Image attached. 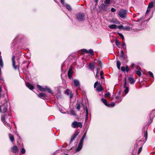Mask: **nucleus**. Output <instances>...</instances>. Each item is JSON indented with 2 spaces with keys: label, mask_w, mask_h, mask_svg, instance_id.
Instances as JSON below:
<instances>
[{
  "label": "nucleus",
  "mask_w": 155,
  "mask_h": 155,
  "mask_svg": "<svg viewBox=\"0 0 155 155\" xmlns=\"http://www.w3.org/2000/svg\"><path fill=\"white\" fill-rule=\"evenodd\" d=\"M153 2H151L149 4L148 6V7L149 8H151L153 7Z\"/></svg>",
  "instance_id": "f704fd0d"
},
{
  "label": "nucleus",
  "mask_w": 155,
  "mask_h": 155,
  "mask_svg": "<svg viewBox=\"0 0 155 155\" xmlns=\"http://www.w3.org/2000/svg\"><path fill=\"white\" fill-rule=\"evenodd\" d=\"M124 26L122 25H120L117 27V28L119 29L122 28L123 29Z\"/></svg>",
  "instance_id": "c03bdc74"
},
{
  "label": "nucleus",
  "mask_w": 155,
  "mask_h": 155,
  "mask_svg": "<svg viewBox=\"0 0 155 155\" xmlns=\"http://www.w3.org/2000/svg\"><path fill=\"white\" fill-rule=\"evenodd\" d=\"M73 94L71 93L69 96L70 98H72L73 97Z\"/></svg>",
  "instance_id": "6e6d98bb"
},
{
  "label": "nucleus",
  "mask_w": 155,
  "mask_h": 155,
  "mask_svg": "<svg viewBox=\"0 0 155 155\" xmlns=\"http://www.w3.org/2000/svg\"><path fill=\"white\" fill-rule=\"evenodd\" d=\"M11 118V116L8 113H6L5 114L2 115L1 117V120L4 124H6L9 122L10 121V119Z\"/></svg>",
  "instance_id": "f257e3e1"
},
{
  "label": "nucleus",
  "mask_w": 155,
  "mask_h": 155,
  "mask_svg": "<svg viewBox=\"0 0 155 155\" xmlns=\"http://www.w3.org/2000/svg\"><path fill=\"white\" fill-rule=\"evenodd\" d=\"M73 73L72 70H68V76L69 79L71 78V75Z\"/></svg>",
  "instance_id": "412c9836"
},
{
  "label": "nucleus",
  "mask_w": 155,
  "mask_h": 155,
  "mask_svg": "<svg viewBox=\"0 0 155 155\" xmlns=\"http://www.w3.org/2000/svg\"><path fill=\"white\" fill-rule=\"evenodd\" d=\"M148 73L150 74V76H151L152 77H153V73L151 72L150 71H149L148 72Z\"/></svg>",
  "instance_id": "49530a36"
},
{
  "label": "nucleus",
  "mask_w": 155,
  "mask_h": 155,
  "mask_svg": "<svg viewBox=\"0 0 155 155\" xmlns=\"http://www.w3.org/2000/svg\"><path fill=\"white\" fill-rule=\"evenodd\" d=\"M85 137H84V136H83L81 139L80 140V141L79 142V143H82L83 144V141L84 140V139Z\"/></svg>",
  "instance_id": "c85d7f7f"
},
{
  "label": "nucleus",
  "mask_w": 155,
  "mask_h": 155,
  "mask_svg": "<svg viewBox=\"0 0 155 155\" xmlns=\"http://www.w3.org/2000/svg\"><path fill=\"white\" fill-rule=\"evenodd\" d=\"M97 73H96V75H95V77L96 78H99V76L97 75Z\"/></svg>",
  "instance_id": "e2e57ef3"
},
{
  "label": "nucleus",
  "mask_w": 155,
  "mask_h": 155,
  "mask_svg": "<svg viewBox=\"0 0 155 155\" xmlns=\"http://www.w3.org/2000/svg\"><path fill=\"white\" fill-rule=\"evenodd\" d=\"M69 91V90L68 89H67L66 91H65V93L68 94H69V93H68V91Z\"/></svg>",
  "instance_id": "13d9d810"
},
{
  "label": "nucleus",
  "mask_w": 155,
  "mask_h": 155,
  "mask_svg": "<svg viewBox=\"0 0 155 155\" xmlns=\"http://www.w3.org/2000/svg\"><path fill=\"white\" fill-rule=\"evenodd\" d=\"M125 88V92L126 94H127L129 91V88L128 87H124Z\"/></svg>",
  "instance_id": "72a5a7b5"
},
{
  "label": "nucleus",
  "mask_w": 155,
  "mask_h": 155,
  "mask_svg": "<svg viewBox=\"0 0 155 155\" xmlns=\"http://www.w3.org/2000/svg\"><path fill=\"white\" fill-rule=\"evenodd\" d=\"M95 67V65L94 62H93L92 63H91L89 64L88 66V68L89 69H91V70L93 71H94V68Z\"/></svg>",
  "instance_id": "9d476101"
},
{
  "label": "nucleus",
  "mask_w": 155,
  "mask_h": 155,
  "mask_svg": "<svg viewBox=\"0 0 155 155\" xmlns=\"http://www.w3.org/2000/svg\"><path fill=\"white\" fill-rule=\"evenodd\" d=\"M65 6L66 8L69 11H71V6L68 4H66Z\"/></svg>",
  "instance_id": "c756f323"
},
{
  "label": "nucleus",
  "mask_w": 155,
  "mask_h": 155,
  "mask_svg": "<svg viewBox=\"0 0 155 155\" xmlns=\"http://www.w3.org/2000/svg\"><path fill=\"white\" fill-rule=\"evenodd\" d=\"M144 137L145 139H147V131H146L145 133L144 134Z\"/></svg>",
  "instance_id": "8fccbe9b"
},
{
  "label": "nucleus",
  "mask_w": 155,
  "mask_h": 155,
  "mask_svg": "<svg viewBox=\"0 0 155 155\" xmlns=\"http://www.w3.org/2000/svg\"><path fill=\"white\" fill-rule=\"evenodd\" d=\"M7 104L6 103L0 106V112L5 113L7 110Z\"/></svg>",
  "instance_id": "423d86ee"
},
{
  "label": "nucleus",
  "mask_w": 155,
  "mask_h": 155,
  "mask_svg": "<svg viewBox=\"0 0 155 155\" xmlns=\"http://www.w3.org/2000/svg\"><path fill=\"white\" fill-rule=\"evenodd\" d=\"M99 68H96V70H97V73H97V74L98 73V72H99Z\"/></svg>",
  "instance_id": "bf43d9fd"
},
{
  "label": "nucleus",
  "mask_w": 155,
  "mask_h": 155,
  "mask_svg": "<svg viewBox=\"0 0 155 155\" xmlns=\"http://www.w3.org/2000/svg\"><path fill=\"white\" fill-rule=\"evenodd\" d=\"M136 73L139 76H140L141 74V73L140 70L137 71H136Z\"/></svg>",
  "instance_id": "473e14b6"
},
{
  "label": "nucleus",
  "mask_w": 155,
  "mask_h": 155,
  "mask_svg": "<svg viewBox=\"0 0 155 155\" xmlns=\"http://www.w3.org/2000/svg\"><path fill=\"white\" fill-rule=\"evenodd\" d=\"M26 85L27 87L31 90H32L34 89L33 86L28 82L26 83Z\"/></svg>",
  "instance_id": "dca6fc26"
},
{
  "label": "nucleus",
  "mask_w": 155,
  "mask_h": 155,
  "mask_svg": "<svg viewBox=\"0 0 155 155\" xmlns=\"http://www.w3.org/2000/svg\"><path fill=\"white\" fill-rule=\"evenodd\" d=\"M37 86V87L38 88L40 91H43V92L45 91V87H42L41 86L39 85H38Z\"/></svg>",
  "instance_id": "6ab92c4d"
},
{
  "label": "nucleus",
  "mask_w": 155,
  "mask_h": 155,
  "mask_svg": "<svg viewBox=\"0 0 155 155\" xmlns=\"http://www.w3.org/2000/svg\"><path fill=\"white\" fill-rule=\"evenodd\" d=\"M119 36L122 38L123 40H124V38L123 35L121 33H119Z\"/></svg>",
  "instance_id": "37998d69"
},
{
  "label": "nucleus",
  "mask_w": 155,
  "mask_h": 155,
  "mask_svg": "<svg viewBox=\"0 0 155 155\" xmlns=\"http://www.w3.org/2000/svg\"><path fill=\"white\" fill-rule=\"evenodd\" d=\"M78 132H76L75 133L71 136L70 142H72L76 137V136L78 135Z\"/></svg>",
  "instance_id": "f8f14e48"
},
{
  "label": "nucleus",
  "mask_w": 155,
  "mask_h": 155,
  "mask_svg": "<svg viewBox=\"0 0 155 155\" xmlns=\"http://www.w3.org/2000/svg\"><path fill=\"white\" fill-rule=\"evenodd\" d=\"M114 0H105L104 1V3L107 5L109 4L110 2H112Z\"/></svg>",
  "instance_id": "b1692460"
},
{
  "label": "nucleus",
  "mask_w": 155,
  "mask_h": 155,
  "mask_svg": "<svg viewBox=\"0 0 155 155\" xmlns=\"http://www.w3.org/2000/svg\"><path fill=\"white\" fill-rule=\"evenodd\" d=\"M74 85L76 87H78L80 86V83L79 81L77 79L74 80Z\"/></svg>",
  "instance_id": "9b49d317"
},
{
  "label": "nucleus",
  "mask_w": 155,
  "mask_h": 155,
  "mask_svg": "<svg viewBox=\"0 0 155 155\" xmlns=\"http://www.w3.org/2000/svg\"><path fill=\"white\" fill-rule=\"evenodd\" d=\"M83 144L79 143L78 146L76 149V151L78 152L80 151L82 147Z\"/></svg>",
  "instance_id": "2eb2a0df"
},
{
  "label": "nucleus",
  "mask_w": 155,
  "mask_h": 155,
  "mask_svg": "<svg viewBox=\"0 0 155 155\" xmlns=\"http://www.w3.org/2000/svg\"><path fill=\"white\" fill-rule=\"evenodd\" d=\"M134 64H131V67L132 68H134Z\"/></svg>",
  "instance_id": "0e129e2a"
},
{
  "label": "nucleus",
  "mask_w": 155,
  "mask_h": 155,
  "mask_svg": "<svg viewBox=\"0 0 155 155\" xmlns=\"http://www.w3.org/2000/svg\"><path fill=\"white\" fill-rule=\"evenodd\" d=\"M100 8L102 10L105 11L107 10V6L105 5L104 3H102L100 5Z\"/></svg>",
  "instance_id": "6e6552de"
},
{
  "label": "nucleus",
  "mask_w": 155,
  "mask_h": 155,
  "mask_svg": "<svg viewBox=\"0 0 155 155\" xmlns=\"http://www.w3.org/2000/svg\"><path fill=\"white\" fill-rule=\"evenodd\" d=\"M143 18V17H142L141 18H139L138 20H137V21H141Z\"/></svg>",
  "instance_id": "4d7b16f0"
},
{
  "label": "nucleus",
  "mask_w": 155,
  "mask_h": 155,
  "mask_svg": "<svg viewBox=\"0 0 155 155\" xmlns=\"http://www.w3.org/2000/svg\"><path fill=\"white\" fill-rule=\"evenodd\" d=\"M116 11V10L114 8H112L111 9V11L113 12H114Z\"/></svg>",
  "instance_id": "3c124183"
},
{
  "label": "nucleus",
  "mask_w": 155,
  "mask_h": 155,
  "mask_svg": "<svg viewBox=\"0 0 155 155\" xmlns=\"http://www.w3.org/2000/svg\"><path fill=\"white\" fill-rule=\"evenodd\" d=\"M9 138L11 141V142H12L14 140V137L13 135L12 134H9Z\"/></svg>",
  "instance_id": "5701e85b"
},
{
  "label": "nucleus",
  "mask_w": 155,
  "mask_h": 155,
  "mask_svg": "<svg viewBox=\"0 0 155 155\" xmlns=\"http://www.w3.org/2000/svg\"><path fill=\"white\" fill-rule=\"evenodd\" d=\"M45 91H47V92L48 93H50L51 94H53V93L52 91L51 90V89H50L49 87H48L47 86H46L45 87Z\"/></svg>",
  "instance_id": "a211bd4d"
},
{
  "label": "nucleus",
  "mask_w": 155,
  "mask_h": 155,
  "mask_svg": "<svg viewBox=\"0 0 155 155\" xmlns=\"http://www.w3.org/2000/svg\"><path fill=\"white\" fill-rule=\"evenodd\" d=\"M71 126L74 128H76L78 127L81 128L82 127V124L81 122H77L75 121L72 123Z\"/></svg>",
  "instance_id": "20e7f679"
},
{
  "label": "nucleus",
  "mask_w": 155,
  "mask_h": 155,
  "mask_svg": "<svg viewBox=\"0 0 155 155\" xmlns=\"http://www.w3.org/2000/svg\"><path fill=\"white\" fill-rule=\"evenodd\" d=\"M88 51L86 49H83L82 50V52L83 54L88 53Z\"/></svg>",
  "instance_id": "58836bf2"
},
{
  "label": "nucleus",
  "mask_w": 155,
  "mask_h": 155,
  "mask_svg": "<svg viewBox=\"0 0 155 155\" xmlns=\"http://www.w3.org/2000/svg\"><path fill=\"white\" fill-rule=\"evenodd\" d=\"M94 88H96V90L98 92H101L103 90L102 85L98 81L95 82L94 85Z\"/></svg>",
  "instance_id": "7ed1b4c3"
},
{
  "label": "nucleus",
  "mask_w": 155,
  "mask_h": 155,
  "mask_svg": "<svg viewBox=\"0 0 155 155\" xmlns=\"http://www.w3.org/2000/svg\"><path fill=\"white\" fill-rule=\"evenodd\" d=\"M115 42L117 46L120 45V42L117 39L115 40Z\"/></svg>",
  "instance_id": "a19ab883"
},
{
  "label": "nucleus",
  "mask_w": 155,
  "mask_h": 155,
  "mask_svg": "<svg viewBox=\"0 0 155 155\" xmlns=\"http://www.w3.org/2000/svg\"><path fill=\"white\" fill-rule=\"evenodd\" d=\"M108 105L109 106H107L108 107H113L115 106V103L113 102H112L109 104H108Z\"/></svg>",
  "instance_id": "cd10ccee"
},
{
  "label": "nucleus",
  "mask_w": 155,
  "mask_h": 155,
  "mask_svg": "<svg viewBox=\"0 0 155 155\" xmlns=\"http://www.w3.org/2000/svg\"><path fill=\"white\" fill-rule=\"evenodd\" d=\"M61 2L62 4V5H64V0H61Z\"/></svg>",
  "instance_id": "5fc2aeb1"
},
{
  "label": "nucleus",
  "mask_w": 155,
  "mask_h": 155,
  "mask_svg": "<svg viewBox=\"0 0 155 155\" xmlns=\"http://www.w3.org/2000/svg\"><path fill=\"white\" fill-rule=\"evenodd\" d=\"M113 23L117 24H119L120 23V22L117 21H113Z\"/></svg>",
  "instance_id": "864d4df0"
},
{
  "label": "nucleus",
  "mask_w": 155,
  "mask_h": 155,
  "mask_svg": "<svg viewBox=\"0 0 155 155\" xmlns=\"http://www.w3.org/2000/svg\"><path fill=\"white\" fill-rule=\"evenodd\" d=\"M38 96L39 97H47V95L46 94L43 93H41L39 94H37Z\"/></svg>",
  "instance_id": "aec40b11"
},
{
  "label": "nucleus",
  "mask_w": 155,
  "mask_h": 155,
  "mask_svg": "<svg viewBox=\"0 0 155 155\" xmlns=\"http://www.w3.org/2000/svg\"><path fill=\"white\" fill-rule=\"evenodd\" d=\"M142 150V147H140L139 149L138 152V154H139L140 152H141V150Z\"/></svg>",
  "instance_id": "de8ad7c7"
},
{
  "label": "nucleus",
  "mask_w": 155,
  "mask_h": 155,
  "mask_svg": "<svg viewBox=\"0 0 155 155\" xmlns=\"http://www.w3.org/2000/svg\"><path fill=\"white\" fill-rule=\"evenodd\" d=\"M4 124L6 126L10 128H11L12 126H11V125L9 123H8V122L6 123V124Z\"/></svg>",
  "instance_id": "ea45409f"
},
{
  "label": "nucleus",
  "mask_w": 155,
  "mask_h": 155,
  "mask_svg": "<svg viewBox=\"0 0 155 155\" xmlns=\"http://www.w3.org/2000/svg\"><path fill=\"white\" fill-rule=\"evenodd\" d=\"M95 2L96 3V5H97V3L98 0H94Z\"/></svg>",
  "instance_id": "774afa93"
},
{
  "label": "nucleus",
  "mask_w": 155,
  "mask_h": 155,
  "mask_svg": "<svg viewBox=\"0 0 155 155\" xmlns=\"http://www.w3.org/2000/svg\"><path fill=\"white\" fill-rule=\"evenodd\" d=\"M15 56L14 55H13L12 58V66L15 69H16L17 68V66L15 65Z\"/></svg>",
  "instance_id": "0eeeda50"
},
{
  "label": "nucleus",
  "mask_w": 155,
  "mask_h": 155,
  "mask_svg": "<svg viewBox=\"0 0 155 155\" xmlns=\"http://www.w3.org/2000/svg\"><path fill=\"white\" fill-rule=\"evenodd\" d=\"M76 17L77 19L79 21H83L85 19V15L83 13H80L78 14Z\"/></svg>",
  "instance_id": "39448f33"
},
{
  "label": "nucleus",
  "mask_w": 155,
  "mask_h": 155,
  "mask_svg": "<svg viewBox=\"0 0 155 155\" xmlns=\"http://www.w3.org/2000/svg\"><path fill=\"white\" fill-rule=\"evenodd\" d=\"M124 82H125L124 84V87H125L126 86V84H127V81H126V78H125L124 79Z\"/></svg>",
  "instance_id": "09e8293b"
},
{
  "label": "nucleus",
  "mask_w": 155,
  "mask_h": 155,
  "mask_svg": "<svg viewBox=\"0 0 155 155\" xmlns=\"http://www.w3.org/2000/svg\"><path fill=\"white\" fill-rule=\"evenodd\" d=\"M71 114L74 116H75L76 115V113L73 110H71Z\"/></svg>",
  "instance_id": "a18cd8bd"
},
{
  "label": "nucleus",
  "mask_w": 155,
  "mask_h": 155,
  "mask_svg": "<svg viewBox=\"0 0 155 155\" xmlns=\"http://www.w3.org/2000/svg\"><path fill=\"white\" fill-rule=\"evenodd\" d=\"M124 54L123 51L122 50L121 51V54L120 55V59L123 61H124L126 58V57L124 56Z\"/></svg>",
  "instance_id": "ddd939ff"
},
{
  "label": "nucleus",
  "mask_w": 155,
  "mask_h": 155,
  "mask_svg": "<svg viewBox=\"0 0 155 155\" xmlns=\"http://www.w3.org/2000/svg\"><path fill=\"white\" fill-rule=\"evenodd\" d=\"M121 65V63L119 61H117V66L118 69L119 70L120 69V66Z\"/></svg>",
  "instance_id": "a878e982"
},
{
  "label": "nucleus",
  "mask_w": 155,
  "mask_h": 155,
  "mask_svg": "<svg viewBox=\"0 0 155 155\" xmlns=\"http://www.w3.org/2000/svg\"><path fill=\"white\" fill-rule=\"evenodd\" d=\"M108 27L111 29H115L116 28L117 25H108Z\"/></svg>",
  "instance_id": "4be33fe9"
},
{
  "label": "nucleus",
  "mask_w": 155,
  "mask_h": 155,
  "mask_svg": "<svg viewBox=\"0 0 155 155\" xmlns=\"http://www.w3.org/2000/svg\"><path fill=\"white\" fill-rule=\"evenodd\" d=\"M110 94L109 93H107L105 94V97H107L110 98Z\"/></svg>",
  "instance_id": "4c0bfd02"
},
{
  "label": "nucleus",
  "mask_w": 155,
  "mask_h": 155,
  "mask_svg": "<svg viewBox=\"0 0 155 155\" xmlns=\"http://www.w3.org/2000/svg\"><path fill=\"white\" fill-rule=\"evenodd\" d=\"M101 101L106 106H108V104L107 103V101L106 99L102 98H101Z\"/></svg>",
  "instance_id": "bb28decb"
},
{
  "label": "nucleus",
  "mask_w": 155,
  "mask_h": 155,
  "mask_svg": "<svg viewBox=\"0 0 155 155\" xmlns=\"http://www.w3.org/2000/svg\"><path fill=\"white\" fill-rule=\"evenodd\" d=\"M76 108L78 110H79L80 109V104L77 103L76 105Z\"/></svg>",
  "instance_id": "2f4dec72"
},
{
  "label": "nucleus",
  "mask_w": 155,
  "mask_h": 155,
  "mask_svg": "<svg viewBox=\"0 0 155 155\" xmlns=\"http://www.w3.org/2000/svg\"><path fill=\"white\" fill-rule=\"evenodd\" d=\"M128 79L130 84H133L134 83V81L133 78L131 77H129Z\"/></svg>",
  "instance_id": "393cba45"
},
{
  "label": "nucleus",
  "mask_w": 155,
  "mask_h": 155,
  "mask_svg": "<svg viewBox=\"0 0 155 155\" xmlns=\"http://www.w3.org/2000/svg\"><path fill=\"white\" fill-rule=\"evenodd\" d=\"M11 150L14 153H17L18 151V149L16 146H13L11 148Z\"/></svg>",
  "instance_id": "1a4fd4ad"
},
{
  "label": "nucleus",
  "mask_w": 155,
  "mask_h": 155,
  "mask_svg": "<svg viewBox=\"0 0 155 155\" xmlns=\"http://www.w3.org/2000/svg\"><path fill=\"white\" fill-rule=\"evenodd\" d=\"M150 8L148 7L146 12V14H147L148 13L150 12Z\"/></svg>",
  "instance_id": "603ef678"
},
{
  "label": "nucleus",
  "mask_w": 155,
  "mask_h": 155,
  "mask_svg": "<svg viewBox=\"0 0 155 155\" xmlns=\"http://www.w3.org/2000/svg\"><path fill=\"white\" fill-rule=\"evenodd\" d=\"M0 80H2L3 82H4V80H3V78L2 77H0Z\"/></svg>",
  "instance_id": "69168bd1"
},
{
  "label": "nucleus",
  "mask_w": 155,
  "mask_h": 155,
  "mask_svg": "<svg viewBox=\"0 0 155 155\" xmlns=\"http://www.w3.org/2000/svg\"><path fill=\"white\" fill-rule=\"evenodd\" d=\"M130 29V28L128 26L124 27L123 28V30H124L128 31Z\"/></svg>",
  "instance_id": "7c9ffc66"
},
{
  "label": "nucleus",
  "mask_w": 155,
  "mask_h": 155,
  "mask_svg": "<svg viewBox=\"0 0 155 155\" xmlns=\"http://www.w3.org/2000/svg\"><path fill=\"white\" fill-rule=\"evenodd\" d=\"M25 152V149H24V148H22L21 150V153L22 154H24Z\"/></svg>",
  "instance_id": "c9c22d12"
},
{
  "label": "nucleus",
  "mask_w": 155,
  "mask_h": 155,
  "mask_svg": "<svg viewBox=\"0 0 155 155\" xmlns=\"http://www.w3.org/2000/svg\"><path fill=\"white\" fill-rule=\"evenodd\" d=\"M127 13V10L121 9L119 11L118 15L121 18H124L126 17Z\"/></svg>",
  "instance_id": "f03ea898"
},
{
  "label": "nucleus",
  "mask_w": 155,
  "mask_h": 155,
  "mask_svg": "<svg viewBox=\"0 0 155 155\" xmlns=\"http://www.w3.org/2000/svg\"><path fill=\"white\" fill-rule=\"evenodd\" d=\"M122 46H123V47H124V46H126L125 44V43L124 42H123L122 43Z\"/></svg>",
  "instance_id": "680f3d73"
},
{
  "label": "nucleus",
  "mask_w": 155,
  "mask_h": 155,
  "mask_svg": "<svg viewBox=\"0 0 155 155\" xmlns=\"http://www.w3.org/2000/svg\"><path fill=\"white\" fill-rule=\"evenodd\" d=\"M121 70L123 71H126L127 72H128L129 71L128 67L127 66H126L125 67H122L121 68Z\"/></svg>",
  "instance_id": "f3484780"
},
{
  "label": "nucleus",
  "mask_w": 155,
  "mask_h": 155,
  "mask_svg": "<svg viewBox=\"0 0 155 155\" xmlns=\"http://www.w3.org/2000/svg\"><path fill=\"white\" fill-rule=\"evenodd\" d=\"M0 66L2 68L3 67V62L2 59L0 60Z\"/></svg>",
  "instance_id": "79ce46f5"
},
{
  "label": "nucleus",
  "mask_w": 155,
  "mask_h": 155,
  "mask_svg": "<svg viewBox=\"0 0 155 155\" xmlns=\"http://www.w3.org/2000/svg\"><path fill=\"white\" fill-rule=\"evenodd\" d=\"M88 51V53H90L92 55L94 54V52L91 49H90L89 50V51Z\"/></svg>",
  "instance_id": "e433bc0d"
},
{
  "label": "nucleus",
  "mask_w": 155,
  "mask_h": 155,
  "mask_svg": "<svg viewBox=\"0 0 155 155\" xmlns=\"http://www.w3.org/2000/svg\"><path fill=\"white\" fill-rule=\"evenodd\" d=\"M83 109L84 110H86V114L85 115V120H87L88 119V111L87 107H85L84 106Z\"/></svg>",
  "instance_id": "4468645a"
},
{
  "label": "nucleus",
  "mask_w": 155,
  "mask_h": 155,
  "mask_svg": "<svg viewBox=\"0 0 155 155\" xmlns=\"http://www.w3.org/2000/svg\"><path fill=\"white\" fill-rule=\"evenodd\" d=\"M72 66H71L70 67L68 70H72Z\"/></svg>",
  "instance_id": "338daca9"
},
{
  "label": "nucleus",
  "mask_w": 155,
  "mask_h": 155,
  "mask_svg": "<svg viewBox=\"0 0 155 155\" xmlns=\"http://www.w3.org/2000/svg\"><path fill=\"white\" fill-rule=\"evenodd\" d=\"M104 74V73L102 71H101L100 72V76H102Z\"/></svg>",
  "instance_id": "052dcab7"
}]
</instances>
